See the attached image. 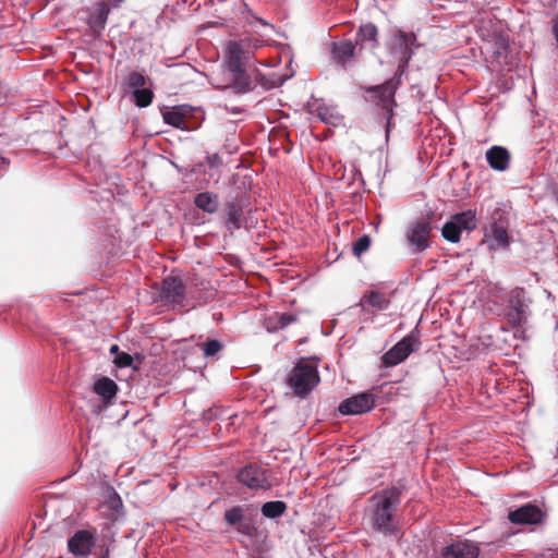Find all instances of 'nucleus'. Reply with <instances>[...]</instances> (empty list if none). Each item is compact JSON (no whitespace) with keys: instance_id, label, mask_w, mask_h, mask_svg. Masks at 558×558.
Returning <instances> with one entry per match:
<instances>
[{"instance_id":"1","label":"nucleus","mask_w":558,"mask_h":558,"mask_svg":"<svg viewBox=\"0 0 558 558\" xmlns=\"http://www.w3.org/2000/svg\"><path fill=\"white\" fill-rule=\"evenodd\" d=\"M416 36L413 33H405L401 29L395 31L387 43L390 58L397 63L395 76L380 85L371 86L366 93L369 98L378 105L384 111L386 119V136L389 135L390 122L393 117V107L396 106L395 94L405 74V69L413 57V46Z\"/></svg>"},{"instance_id":"2","label":"nucleus","mask_w":558,"mask_h":558,"mask_svg":"<svg viewBox=\"0 0 558 558\" xmlns=\"http://www.w3.org/2000/svg\"><path fill=\"white\" fill-rule=\"evenodd\" d=\"M402 489L391 486L375 493L369 498L367 517L374 532L384 536H396L399 532L396 512L401 504Z\"/></svg>"},{"instance_id":"3","label":"nucleus","mask_w":558,"mask_h":558,"mask_svg":"<svg viewBox=\"0 0 558 558\" xmlns=\"http://www.w3.org/2000/svg\"><path fill=\"white\" fill-rule=\"evenodd\" d=\"M533 300L530 293L520 287L511 289L502 304L501 315L514 330L517 337L523 338L525 327L532 316Z\"/></svg>"},{"instance_id":"4","label":"nucleus","mask_w":558,"mask_h":558,"mask_svg":"<svg viewBox=\"0 0 558 558\" xmlns=\"http://www.w3.org/2000/svg\"><path fill=\"white\" fill-rule=\"evenodd\" d=\"M210 84L216 89L234 95H244L256 88L254 78L245 68L226 69L222 76L213 75Z\"/></svg>"},{"instance_id":"5","label":"nucleus","mask_w":558,"mask_h":558,"mask_svg":"<svg viewBox=\"0 0 558 558\" xmlns=\"http://www.w3.org/2000/svg\"><path fill=\"white\" fill-rule=\"evenodd\" d=\"M318 383L319 374L317 367L304 361L296 363L287 376V385L300 398L308 396Z\"/></svg>"},{"instance_id":"6","label":"nucleus","mask_w":558,"mask_h":558,"mask_svg":"<svg viewBox=\"0 0 558 558\" xmlns=\"http://www.w3.org/2000/svg\"><path fill=\"white\" fill-rule=\"evenodd\" d=\"M481 52L487 62L498 66L511 64V50L509 39L500 33L488 35L481 47Z\"/></svg>"},{"instance_id":"7","label":"nucleus","mask_w":558,"mask_h":558,"mask_svg":"<svg viewBox=\"0 0 558 558\" xmlns=\"http://www.w3.org/2000/svg\"><path fill=\"white\" fill-rule=\"evenodd\" d=\"M420 332L417 328L412 330L409 335L398 341L391 349H389L383 356L381 363L386 367H391L403 362L412 352H414L421 344Z\"/></svg>"},{"instance_id":"8","label":"nucleus","mask_w":558,"mask_h":558,"mask_svg":"<svg viewBox=\"0 0 558 558\" xmlns=\"http://www.w3.org/2000/svg\"><path fill=\"white\" fill-rule=\"evenodd\" d=\"M476 226L475 211L468 209L453 215L450 220L444 225L441 234L447 241L457 243L460 241L462 231H472L476 229Z\"/></svg>"},{"instance_id":"9","label":"nucleus","mask_w":558,"mask_h":558,"mask_svg":"<svg viewBox=\"0 0 558 558\" xmlns=\"http://www.w3.org/2000/svg\"><path fill=\"white\" fill-rule=\"evenodd\" d=\"M236 481L251 490H267L271 488L268 470L256 463H248L236 473Z\"/></svg>"},{"instance_id":"10","label":"nucleus","mask_w":558,"mask_h":558,"mask_svg":"<svg viewBox=\"0 0 558 558\" xmlns=\"http://www.w3.org/2000/svg\"><path fill=\"white\" fill-rule=\"evenodd\" d=\"M484 236L489 250L493 251L508 248L512 241L508 232V221L501 217H493V221L485 228Z\"/></svg>"},{"instance_id":"11","label":"nucleus","mask_w":558,"mask_h":558,"mask_svg":"<svg viewBox=\"0 0 558 558\" xmlns=\"http://www.w3.org/2000/svg\"><path fill=\"white\" fill-rule=\"evenodd\" d=\"M159 296L163 303L170 304L173 307L183 308L190 305L186 296V288L182 280L177 277L163 279Z\"/></svg>"},{"instance_id":"12","label":"nucleus","mask_w":558,"mask_h":558,"mask_svg":"<svg viewBox=\"0 0 558 558\" xmlns=\"http://www.w3.org/2000/svg\"><path fill=\"white\" fill-rule=\"evenodd\" d=\"M247 206L246 198L242 196H228L223 202L226 228L233 232L240 230L244 222V209Z\"/></svg>"},{"instance_id":"13","label":"nucleus","mask_w":558,"mask_h":558,"mask_svg":"<svg viewBox=\"0 0 558 558\" xmlns=\"http://www.w3.org/2000/svg\"><path fill=\"white\" fill-rule=\"evenodd\" d=\"M223 521L228 526L234 527L239 534L248 538L257 535V527L251 519L245 517V509L242 506H233L227 509L223 513Z\"/></svg>"},{"instance_id":"14","label":"nucleus","mask_w":558,"mask_h":558,"mask_svg":"<svg viewBox=\"0 0 558 558\" xmlns=\"http://www.w3.org/2000/svg\"><path fill=\"white\" fill-rule=\"evenodd\" d=\"M110 11L99 2L90 7L84 8L80 11V19L84 21L90 34L95 37H100L106 28L107 20Z\"/></svg>"},{"instance_id":"15","label":"nucleus","mask_w":558,"mask_h":558,"mask_svg":"<svg viewBox=\"0 0 558 558\" xmlns=\"http://www.w3.org/2000/svg\"><path fill=\"white\" fill-rule=\"evenodd\" d=\"M375 408V398L372 392H360L344 399L338 407L341 415H360Z\"/></svg>"},{"instance_id":"16","label":"nucleus","mask_w":558,"mask_h":558,"mask_svg":"<svg viewBox=\"0 0 558 558\" xmlns=\"http://www.w3.org/2000/svg\"><path fill=\"white\" fill-rule=\"evenodd\" d=\"M546 518V513L539 506L527 502L514 510L509 511L508 519L517 525H535L542 523Z\"/></svg>"},{"instance_id":"17","label":"nucleus","mask_w":558,"mask_h":558,"mask_svg":"<svg viewBox=\"0 0 558 558\" xmlns=\"http://www.w3.org/2000/svg\"><path fill=\"white\" fill-rule=\"evenodd\" d=\"M250 60L248 45L243 40H231L226 46L223 68H245Z\"/></svg>"},{"instance_id":"18","label":"nucleus","mask_w":558,"mask_h":558,"mask_svg":"<svg viewBox=\"0 0 558 558\" xmlns=\"http://www.w3.org/2000/svg\"><path fill=\"white\" fill-rule=\"evenodd\" d=\"M432 226L426 220L414 222L407 231V240L414 253H420L429 247Z\"/></svg>"},{"instance_id":"19","label":"nucleus","mask_w":558,"mask_h":558,"mask_svg":"<svg viewBox=\"0 0 558 558\" xmlns=\"http://www.w3.org/2000/svg\"><path fill=\"white\" fill-rule=\"evenodd\" d=\"M480 547L469 539H454L441 550L442 558H477Z\"/></svg>"},{"instance_id":"20","label":"nucleus","mask_w":558,"mask_h":558,"mask_svg":"<svg viewBox=\"0 0 558 558\" xmlns=\"http://www.w3.org/2000/svg\"><path fill=\"white\" fill-rule=\"evenodd\" d=\"M330 52L332 60L343 70H348L354 64L356 43L350 39L332 43Z\"/></svg>"},{"instance_id":"21","label":"nucleus","mask_w":558,"mask_h":558,"mask_svg":"<svg viewBox=\"0 0 558 558\" xmlns=\"http://www.w3.org/2000/svg\"><path fill=\"white\" fill-rule=\"evenodd\" d=\"M94 544V536L87 530L77 531L68 542L69 550L78 557L88 556Z\"/></svg>"},{"instance_id":"22","label":"nucleus","mask_w":558,"mask_h":558,"mask_svg":"<svg viewBox=\"0 0 558 558\" xmlns=\"http://www.w3.org/2000/svg\"><path fill=\"white\" fill-rule=\"evenodd\" d=\"M489 167L496 171L504 172L510 165V153L504 146H492L485 154Z\"/></svg>"},{"instance_id":"23","label":"nucleus","mask_w":558,"mask_h":558,"mask_svg":"<svg viewBox=\"0 0 558 558\" xmlns=\"http://www.w3.org/2000/svg\"><path fill=\"white\" fill-rule=\"evenodd\" d=\"M190 114V108L187 106H177L162 112L163 121L177 129L187 130V116Z\"/></svg>"},{"instance_id":"24","label":"nucleus","mask_w":558,"mask_h":558,"mask_svg":"<svg viewBox=\"0 0 558 558\" xmlns=\"http://www.w3.org/2000/svg\"><path fill=\"white\" fill-rule=\"evenodd\" d=\"M193 203L196 208L209 215L216 214L220 205L219 195L210 191L197 193Z\"/></svg>"},{"instance_id":"25","label":"nucleus","mask_w":558,"mask_h":558,"mask_svg":"<svg viewBox=\"0 0 558 558\" xmlns=\"http://www.w3.org/2000/svg\"><path fill=\"white\" fill-rule=\"evenodd\" d=\"M94 392L100 396L105 402H110L117 396L118 385L109 377H101L95 381Z\"/></svg>"},{"instance_id":"26","label":"nucleus","mask_w":558,"mask_h":558,"mask_svg":"<svg viewBox=\"0 0 558 558\" xmlns=\"http://www.w3.org/2000/svg\"><path fill=\"white\" fill-rule=\"evenodd\" d=\"M360 40L362 46L368 44L371 49L378 47V29L373 23H366L360 26L356 33V41Z\"/></svg>"},{"instance_id":"27","label":"nucleus","mask_w":558,"mask_h":558,"mask_svg":"<svg viewBox=\"0 0 558 558\" xmlns=\"http://www.w3.org/2000/svg\"><path fill=\"white\" fill-rule=\"evenodd\" d=\"M147 83V76L141 72L132 71L126 76H124L121 87L124 94L134 93V90H138L144 87Z\"/></svg>"},{"instance_id":"28","label":"nucleus","mask_w":558,"mask_h":558,"mask_svg":"<svg viewBox=\"0 0 558 558\" xmlns=\"http://www.w3.org/2000/svg\"><path fill=\"white\" fill-rule=\"evenodd\" d=\"M296 322V315L292 313H282L280 315L271 316L266 320V326L269 331H277L283 329L292 323Z\"/></svg>"},{"instance_id":"29","label":"nucleus","mask_w":558,"mask_h":558,"mask_svg":"<svg viewBox=\"0 0 558 558\" xmlns=\"http://www.w3.org/2000/svg\"><path fill=\"white\" fill-rule=\"evenodd\" d=\"M365 302L378 311H385L390 306V300L386 296V294L374 290L362 298L361 304Z\"/></svg>"},{"instance_id":"30","label":"nucleus","mask_w":558,"mask_h":558,"mask_svg":"<svg viewBox=\"0 0 558 558\" xmlns=\"http://www.w3.org/2000/svg\"><path fill=\"white\" fill-rule=\"evenodd\" d=\"M286 510L287 504L281 500L267 501L260 508L262 514L268 519L279 518Z\"/></svg>"},{"instance_id":"31","label":"nucleus","mask_w":558,"mask_h":558,"mask_svg":"<svg viewBox=\"0 0 558 558\" xmlns=\"http://www.w3.org/2000/svg\"><path fill=\"white\" fill-rule=\"evenodd\" d=\"M133 102L140 108L148 107L154 98V93L150 88L142 87L138 90H134L132 94Z\"/></svg>"},{"instance_id":"32","label":"nucleus","mask_w":558,"mask_h":558,"mask_svg":"<svg viewBox=\"0 0 558 558\" xmlns=\"http://www.w3.org/2000/svg\"><path fill=\"white\" fill-rule=\"evenodd\" d=\"M198 347L203 351L205 357H214L219 351L223 349L221 341L217 339H207L206 341L198 343Z\"/></svg>"},{"instance_id":"33","label":"nucleus","mask_w":558,"mask_h":558,"mask_svg":"<svg viewBox=\"0 0 558 558\" xmlns=\"http://www.w3.org/2000/svg\"><path fill=\"white\" fill-rule=\"evenodd\" d=\"M254 81L256 85L259 84L265 90L276 88L282 84V82H279L275 76L267 77L259 72L256 73Z\"/></svg>"},{"instance_id":"34","label":"nucleus","mask_w":558,"mask_h":558,"mask_svg":"<svg viewBox=\"0 0 558 558\" xmlns=\"http://www.w3.org/2000/svg\"><path fill=\"white\" fill-rule=\"evenodd\" d=\"M107 493L106 504L108 508L118 513L123 508L121 497L112 488L108 489Z\"/></svg>"},{"instance_id":"35","label":"nucleus","mask_w":558,"mask_h":558,"mask_svg":"<svg viewBox=\"0 0 558 558\" xmlns=\"http://www.w3.org/2000/svg\"><path fill=\"white\" fill-rule=\"evenodd\" d=\"M371 245V238L367 234L361 235L353 244V253L355 256H361L365 253Z\"/></svg>"},{"instance_id":"36","label":"nucleus","mask_w":558,"mask_h":558,"mask_svg":"<svg viewBox=\"0 0 558 558\" xmlns=\"http://www.w3.org/2000/svg\"><path fill=\"white\" fill-rule=\"evenodd\" d=\"M113 363L120 368L130 367L132 366L133 357L126 352H121L114 356Z\"/></svg>"},{"instance_id":"37","label":"nucleus","mask_w":558,"mask_h":558,"mask_svg":"<svg viewBox=\"0 0 558 558\" xmlns=\"http://www.w3.org/2000/svg\"><path fill=\"white\" fill-rule=\"evenodd\" d=\"M97 2L107 7L108 10L111 11L112 9H119L124 0H98Z\"/></svg>"},{"instance_id":"38","label":"nucleus","mask_w":558,"mask_h":558,"mask_svg":"<svg viewBox=\"0 0 558 558\" xmlns=\"http://www.w3.org/2000/svg\"><path fill=\"white\" fill-rule=\"evenodd\" d=\"M551 34L558 45V13L550 21Z\"/></svg>"},{"instance_id":"39","label":"nucleus","mask_w":558,"mask_h":558,"mask_svg":"<svg viewBox=\"0 0 558 558\" xmlns=\"http://www.w3.org/2000/svg\"><path fill=\"white\" fill-rule=\"evenodd\" d=\"M9 165L10 160L7 157L0 155V169H7Z\"/></svg>"},{"instance_id":"40","label":"nucleus","mask_w":558,"mask_h":558,"mask_svg":"<svg viewBox=\"0 0 558 558\" xmlns=\"http://www.w3.org/2000/svg\"><path fill=\"white\" fill-rule=\"evenodd\" d=\"M110 353L117 355L118 353H121V352L119 351V347L117 344H113L110 348Z\"/></svg>"}]
</instances>
